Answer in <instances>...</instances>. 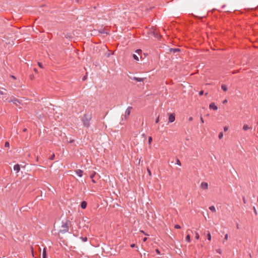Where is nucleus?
I'll return each instance as SVG.
<instances>
[{
	"label": "nucleus",
	"mask_w": 258,
	"mask_h": 258,
	"mask_svg": "<svg viewBox=\"0 0 258 258\" xmlns=\"http://www.w3.org/2000/svg\"><path fill=\"white\" fill-rule=\"evenodd\" d=\"M71 225V223L68 218L61 222V229L59 230V233H65L69 231V227Z\"/></svg>",
	"instance_id": "nucleus-1"
},
{
	"label": "nucleus",
	"mask_w": 258,
	"mask_h": 258,
	"mask_svg": "<svg viewBox=\"0 0 258 258\" xmlns=\"http://www.w3.org/2000/svg\"><path fill=\"white\" fill-rule=\"evenodd\" d=\"M92 118V114L86 113L83 115L82 121L83 122V125L87 128H89L90 126V120Z\"/></svg>",
	"instance_id": "nucleus-2"
},
{
	"label": "nucleus",
	"mask_w": 258,
	"mask_h": 258,
	"mask_svg": "<svg viewBox=\"0 0 258 258\" xmlns=\"http://www.w3.org/2000/svg\"><path fill=\"white\" fill-rule=\"evenodd\" d=\"M175 119V114L174 113H170L168 118V122H173Z\"/></svg>",
	"instance_id": "nucleus-3"
},
{
	"label": "nucleus",
	"mask_w": 258,
	"mask_h": 258,
	"mask_svg": "<svg viewBox=\"0 0 258 258\" xmlns=\"http://www.w3.org/2000/svg\"><path fill=\"white\" fill-rule=\"evenodd\" d=\"M132 108H133V107L131 106H128L126 110H125V114H124L125 118H126L130 115L131 111L132 109Z\"/></svg>",
	"instance_id": "nucleus-4"
},
{
	"label": "nucleus",
	"mask_w": 258,
	"mask_h": 258,
	"mask_svg": "<svg viewBox=\"0 0 258 258\" xmlns=\"http://www.w3.org/2000/svg\"><path fill=\"white\" fill-rule=\"evenodd\" d=\"M9 102H13L15 104H16L17 106L18 105V103L20 104V102L18 99L17 98L14 97L13 99H11L9 101Z\"/></svg>",
	"instance_id": "nucleus-5"
},
{
	"label": "nucleus",
	"mask_w": 258,
	"mask_h": 258,
	"mask_svg": "<svg viewBox=\"0 0 258 258\" xmlns=\"http://www.w3.org/2000/svg\"><path fill=\"white\" fill-rule=\"evenodd\" d=\"M169 50V52H172L173 53H175L176 52H180L181 51V50L180 49H179V48H171Z\"/></svg>",
	"instance_id": "nucleus-6"
},
{
	"label": "nucleus",
	"mask_w": 258,
	"mask_h": 258,
	"mask_svg": "<svg viewBox=\"0 0 258 258\" xmlns=\"http://www.w3.org/2000/svg\"><path fill=\"white\" fill-rule=\"evenodd\" d=\"M209 108L214 110H217L218 109V107L214 103H211L209 105Z\"/></svg>",
	"instance_id": "nucleus-7"
},
{
	"label": "nucleus",
	"mask_w": 258,
	"mask_h": 258,
	"mask_svg": "<svg viewBox=\"0 0 258 258\" xmlns=\"http://www.w3.org/2000/svg\"><path fill=\"white\" fill-rule=\"evenodd\" d=\"M201 186L202 188L204 189H208V184L207 182H202L201 184Z\"/></svg>",
	"instance_id": "nucleus-8"
},
{
	"label": "nucleus",
	"mask_w": 258,
	"mask_h": 258,
	"mask_svg": "<svg viewBox=\"0 0 258 258\" xmlns=\"http://www.w3.org/2000/svg\"><path fill=\"white\" fill-rule=\"evenodd\" d=\"M145 79V78H138L136 77H134L132 78L133 80L139 82H143Z\"/></svg>",
	"instance_id": "nucleus-9"
},
{
	"label": "nucleus",
	"mask_w": 258,
	"mask_h": 258,
	"mask_svg": "<svg viewBox=\"0 0 258 258\" xmlns=\"http://www.w3.org/2000/svg\"><path fill=\"white\" fill-rule=\"evenodd\" d=\"M14 170L16 171L17 173H18L20 170V166L19 164H17L14 166Z\"/></svg>",
	"instance_id": "nucleus-10"
},
{
	"label": "nucleus",
	"mask_w": 258,
	"mask_h": 258,
	"mask_svg": "<svg viewBox=\"0 0 258 258\" xmlns=\"http://www.w3.org/2000/svg\"><path fill=\"white\" fill-rule=\"evenodd\" d=\"M76 174L79 176L82 177L83 176V171L81 169H77L75 170Z\"/></svg>",
	"instance_id": "nucleus-11"
},
{
	"label": "nucleus",
	"mask_w": 258,
	"mask_h": 258,
	"mask_svg": "<svg viewBox=\"0 0 258 258\" xmlns=\"http://www.w3.org/2000/svg\"><path fill=\"white\" fill-rule=\"evenodd\" d=\"M87 205V203L86 201H83L81 203L80 206H81V208H82L83 209H86Z\"/></svg>",
	"instance_id": "nucleus-12"
},
{
	"label": "nucleus",
	"mask_w": 258,
	"mask_h": 258,
	"mask_svg": "<svg viewBox=\"0 0 258 258\" xmlns=\"http://www.w3.org/2000/svg\"><path fill=\"white\" fill-rule=\"evenodd\" d=\"M243 130L244 131H247L250 128H251V127H249L247 124H244L243 126V127H242Z\"/></svg>",
	"instance_id": "nucleus-13"
},
{
	"label": "nucleus",
	"mask_w": 258,
	"mask_h": 258,
	"mask_svg": "<svg viewBox=\"0 0 258 258\" xmlns=\"http://www.w3.org/2000/svg\"><path fill=\"white\" fill-rule=\"evenodd\" d=\"M221 88L225 92L227 91L228 90L227 87L225 84H222L221 85Z\"/></svg>",
	"instance_id": "nucleus-14"
},
{
	"label": "nucleus",
	"mask_w": 258,
	"mask_h": 258,
	"mask_svg": "<svg viewBox=\"0 0 258 258\" xmlns=\"http://www.w3.org/2000/svg\"><path fill=\"white\" fill-rule=\"evenodd\" d=\"M42 257L43 258H46V248H44L42 252Z\"/></svg>",
	"instance_id": "nucleus-15"
},
{
	"label": "nucleus",
	"mask_w": 258,
	"mask_h": 258,
	"mask_svg": "<svg viewBox=\"0 0 258 258\" xmlns=\"http://www.w3.org/2000/svg\"><path fill=\"white\" fill-rule=\"evenodd\" d=\"M185 240L187 242H190V236L189 234H187L185 237Z\"/></svg>",
	"instance_id": "nucleus-16"
},
{
	"label": "nucleus",
	"mask_w": 258,
	"mask_h": 258,
	"mask_svg": "<svg viewBox=\"0 0 258 258\" xmlns=\"http://www.w3.org/2000/svg\"><path fill=\"white\" fill-rule=\"evenodd\" d=\"M209 209L213 212H216V209L214 206H210Z\"/></svg>",
	"instance_id": "nucleus-17"
},
{
	"label": "nucleus",
	"mask_w": 258,
	"mask_h": 258,
	"mask_svg": "<svg viewBox=\"0 0 258 258\" xmlns=\"http://www.w3.org/2000/svg\"><path fill=\"white\" fill-rule=\"evenodd\" d=\"M55 158V154L54 153H53L49 158L48 159L50 160H54Z\"/></svg>",
	"instance_id": "nucleus-18"
},
{
	"label": "nucleus",
	"mask_w": 258,
	"mask_h": 258,
	"mask_svg": "<svg viewBox=\"0 0 258 258\" xmlns=\"http://www.w3.org/2000/svg\"><path fill=\"white\" fill-rule=\"evenodd\" d=\"M207 238L209 240H211V234H210V232L209 231H208V234H207Z\"/></svg>",
	"instance_id": "nucleus-19"
},
{
	"label": "nucleus",
	"mask_w": 258,
	"mask_h": 258,
	"mask_svg": "<svg viewBox=\"0 0 258 258\" xmlns=\"http://www.w3.org/2000/svg\"><path fill=\"white\" fill-rule=\"evenodd\" d=\"M80 239H81L82 240V241H84V242H86V241H87V240H88V238H87V237H80Z\"/></svg>",
	"instance_id": "nucleus-20"
},
{
	"label": "nucleus",
	"mask_w": 258,
	"mask_h": 258,
	"mask_svg": "<svg viewBox=\"0 0 258 258\" xmlns=\"http://www.w3.org/2000/svg\"><path fill=\"white\" fill-rule=\"evenodd\" d=\"M223 134L222 132H221L219 134L218 138H219V139H221L223 138Z\"/></svg>",
	"instance_id": "nucleus-21"
},
{
	"label": "nucleus",
	"mask_w": 258,
	"mask_h": 258,
	"mask_svg": "<svg viewBox=\"0 0 258 258\" xmlns=\"http://www.w3.org/2000/svg\"><path fill=\"white\" fill-rule=\"evenodd\" d=\"M133 57L134 59H135L136 60H139V57H138V56L137 55L134 54L133 55Z\"/></svg>",
	"instance_id": "nucleus-22"
},
{
	"label": "nucleus",
	"mask_w": 258,
	"mask_h": 258,
	"mask_svg": "<svg viewBox=\"0 0 258 258\" xmlns=\"http://www.w3.org/2000/svg\"><path fill=\"white\" fill-rule=\"evenodd\" d=\"M96 173L95 171H93V173L90 175V178L91 179L94 178V176H95Z\"/></svg>",
	"instance_id": "nucleus-23"
},
{
	"label": "nucleus",
	"mask_w": 258,
	"mask_h": 258,
	"mask_svg": "<svg viewBox=\"0 0 258 258\" xmlns=\"http://www.w3.org/2000/svg\"><path fill=\"white\" fill-rule=\"evenodd\" d=\"M99 33L101 34L106 33L107 34H108L107 32H105L104 30L103 29H101L99 31Z\"/></svg>",
	"instance_id": "nucleus-24"
},
{
	"label": "nucleus",
	"mask_w": 258,
	"mask_h": 258,
	"mask_svg": "<svg viewBox=\"0 0 258 258\" xmlns=\"http://www.w3.org/2000/svg\"><path fill=\"white\" fill-rule=\"evenodd\" d=\"M195 238H196V239H199V238H200L199 234H198V232H197L195 233Z\"/></svg>",
	"instance_id": "nucleus-25"
},
{
	"label": "nucleus",
	"mask_w": 258,
	"mask_h": 258,
	"mask_svg": "<svg viewBox=\"0 0 258 258\" xmlns=\"http://www.w3.org/2000/svg\"><path fill=\"white\" fill-rule=\"evenodd\" d=\"M152 142V137H149L148 138V143L149 144H151Z\"/></svg>",
	"instance_id": "nucleus-26"
},
{
	"label": "nucleus",
	"mask_w": 258,
	"mask_h": 258,
	"mask_svg": "<svg viewBox=\"0 0 258 258\" xmlns=\"http://www.w3.org/2000/svg\"><path fill=\"white\" fill-rule=\"evenodd\" d=\"M176 164L179 166H181V162L178 159H177Z\"/></svg>",
	"instance_id": "nucleus-27"
},
{
	"label": "nucleus",
	"mask_w": 258,
	"mask_h": 258,
	"mask_svg": "<svg viewBox=\"0 0 258 258\" xmlns=\"http://www.w3.org/2000/svg\"><path fill=\"white\" fill-rule=\"evenodd\" d=\"M29 78L30 80H33L34 79V76L33 75V74L30 75Z\"/></svg>",
	"instance_id": "nucleus-28"
},
{
	"label": "nucleus",
	"mask_w": 258,
	"mask_h": 258,
	"mask_svg": "<svg viewBox=\"0 0 258 258\" xmlns=\"http://www.w3.org/2000/svg\"><path fill=\"white\" fill-rule=\"evenodd\" d=\"M38 65L40 68H43V64L41 62H38Z\"/></svg>",
	"instance_id": "nucleus-29"
},
{
	"label": "nucleus",
	"mask_w": 258,
	"mask_h": 258,
	"mask_svg": "<svg viewBox=\"0 0 258 258\" xmlns=\"http://www.w3.org/2000/svg\"><path fill=\"white\" fill-rule=\"evenodd\" d=\"M5 146L6 147H9L10 146V144L8 142H6L5 143Z\"/></svg>",
	"instance_id": "nucleus-30"
},
{
	"label": "nucleus",
	"mask_w": 258,
	"mask_h": 258,
	"mask_svg": "<svg viewBox=\"0 0 258 258\" xmlns=\"http://www.w3.org/2000/svg\"><path fill=\"white\" fill-rule=\"evenodd\" d=\"M174 228H176V229H180L181 227H180V226L179 225L176 224L174 226Z\"/></svg>",
	"instance_id": "nucleus-31"
},
{
	"label": "nucleus",
	"mask_w": 258,
	"mask_h": 258,
	"mask_svg": "<svg viewBox=\"0 0 258 258\" xmlns=\"http://www.w3.org/2000/svg\"><path fill=\"white\" fill-rule=\"evenodd\" d=\"M159 115H158V116H157V117L155 120V123H157L159 122Z\"/></svg>",
	"instance_id": "nucleus-32"
},
{
	"label": "nucleus",
	"mask_w": 258,
	"mask_h": 258,
	"mask_svg": "<svg viewBox=\"0 0 258 258\" xmlns=\"http://www.w3.org/2000/svg\"><path fill=\"white\" fill-rule=\"evenodd\" d=\"M228 234H226L225 235V236H224V240H228Z\"/></svg>",
	"instance_id": "nucleus-33"
},
{
	"label": "nucleus",
	"mask_w": 258,
	"mask_h": 258,
	"mask_svg": "<svg viewBox=\"0 0 258 258\" xmlns=\"http://www.w3.org/2000/svg\"><path fill=\"white\" fill-rule=\"evenodd\" d=\"M216 252H217V253H220V254H221V253H222V251H221V250L220 249H217L216 250Z\"/></svg>",
	"instance_id": "nucleus-34"
},
{
	"label": "nucleus",
	"mask_w": 258,
	"mask_h": 258,
	"mask_svg": "<svg viewBox=\"0 0 258 258\" xmlns=\"http://www.w3.org/2000/svg\"><path fill=\"white\" fill-rule=\"evenodd\" d=\"M147 171H148L149 176H151L152 175L151 171L148 168H147Z\"/></svg>",
	"instance_id": "nucleus-35"
},
{
	"label": "nucleus",
	"mask_w": 258,
	"mask_h": 258,
	"mask_svg": "<svg viewBox=\"0 0 258 258\" xmlns=\"http://www.w3.org/2000/svg\"><path fill=\"white\" fill-rule=\"evenodd\" d=\"M203 94H204L203 90H201L199 92V95L201 96V95H203Z\"/></svg>",
	"instance_id": "nucleus-36"
},
{
	"label": "nucleus",
	"mask_w": 258,
	"mask_h": 258,
	"mask_svg": "<svg viewBox=\"0 0 258 258\" xmlns=\"http://www.w3.org/2000/svg\"><path fill=\"white\" fill-rule=\"evenodd\" d=\"M131 247H132V248H134V247H137V246H136V245L135 244H132L131 245Z\"/></svg>",
	"instance_id": "nucleus-37"
},
{
	"label": "nucleus",
	"mask_w": 258,
	"mask_h": 258,
	"mask_svg": "<svg viewBox=\"0 0 258 258\" xmlns=\"http://www.w3.org/2000/svg\"><path fill=\"white\" fill-rule=\"evenodd\" d=\"M200 120H201V121L202 122V123H203L204 122L203 118V117L202 116L200 117Z\"/></svg>",
	"instance_id": "nucleus-38"
},
{
	"label": "nucleus",
	"mask_w": 258,
	"mask_h": 258,
	"mask_svg": "<svg viewBox=\"0 0 258 258\" xmlns=\"http://www.w3.org/2000/svg\"><path fill=\"white\" fill-rule=\"evenodd\" d=\"M155 251H156V252L157 254H160V251H159V250L158 249H156Z\"/></svg>",
	"instance_id": "nucleus-39"
},
{
	"label": "nucleus",
	"mask_w": 258,
	"mask_h": 258,
	"mask_svg": "<svg viewBox=\"0 0 258 258\" xmlns=\"http://www.w3.org/2000/svg\"><path fill=\"white\" fill-rule=\"evenodd\" d=\"M242 200H243V203H244V204H245V203H246V200H245V197H243V198H242Z\"/></svg>",
	"instance_id": "nucleus-40"
},
{
	"label": "nucleus",
	"mask_w": 258,
	"mask_h": 258,
	"mask_svg": "<svg viewBox=\"0 0 258 258\" xmlns=\"http://www.w3.org/2000/svg\"><path fill=\"white\" fill-rule=\"evenodd\" d=\"M87 76H84V77H83V78H82V80H83V81H85V80L87 79Z\"/></svg>",
	"instance_id": "nucleus-41"
},
{
	"label": "nucleus",
	"mask_w": 258,
	"mask_h": 258,
	"mask_svg": "<svg viewBox=\"0 0 258 258\" xmlns=\"http://www.w3.org/2000/svg\"><path fill=\"white\" fill-rule=\"evenodd\" d=\"M192 120H193V118H192V117H189L188 118V120H189V121H192Z\"/></svg>",
	"instance_id": "nucleus-42"
},
{
	"label": "nucleus",
	"mask_w": 258,
	"mask_h": 258,
	"mask_svg": "<svg viewBox=\"0 0 258 258\" xmlns=\"http://www.w3.org/2000/svg\"><path fill=\"white\" fill-rule=\"evenodd\" d=\"M147 240V237H144L143 239V241L144 242H146Z\"/></svg>",
	"instance_id": "nucleus-43"
},
{
	"label": "nucleus",
	"mask_w": 258,
	"mask_h": 258,
	"mask_svg": "<svg viewBox=\"0 0 258 258\" xmlns=\"http://www.w3.org/2000/svg\"><path fill=\"white\" fill-rule=\"evenodd\" d=\"M140 232H141V233H143L144 234H145V235H148V234H147L146 233H145L144 232V231H143V230H140Z\"/></svg>",
	"instance_id": "nucleus-44"
},
{
	"label": "nucleus",
	"mask_w": 258,
	"mask_h": 258,
	"mask_svg": "<svg viewBox=\"0 0 258 258\" xmlns=\"http://www.w3.org/2000/svg\"><path fill=\"white\" fill-rule=\"evenodd\" d=\"M227 130H228V127L227 126H225L224 128V131L226 132V131H227Z\"/></svg>",
	"instance_id": "nucleus-45"
},
{
	"label": "nucleus",
	"mask_w": 258,
	"mask_h": 258,
	"mask_svg": "<svg viewBox=\"0 0 258 258\" xmlns=\"http://www.w3.org/2000/svg\"><path fill=\"white\" fill-rule=\"evenodd\" d=\"M33 71H34L35 73H37V69H36V68H34V69H33Z\"/></svg>",
	"instance_id": "nucleus-46"
},
{
	"label": "nucleus",
	"mask_w": 258,
	"mask_h": 258,
	"mask_svg": "<svg viewBox=\"0 0 258 258\" xmlns=\"http://www.w3.org/2000/svg\"><path fill=\"white\" fill-rule=\"evenodd\" d=\"M91 179H92V182H93V183H94L96 182V181L95 180V179H94V178Z\"/></svg>",
	"instance_id": "nucleus-47"
},
{
	"label": "nucleus",
	"mask_w": 258,
	"mask_h": 258,
	"mask_svg": "<svg viewBox=\"0 0 258 258\" xmlns=\"http://www.w3.org/2000/svg\"><path fill=\"white\" fill-rule=\"evenodd\" d=\"M227 102V100L226 99H225V100L223 101V104L226 103Z\"/></svg>",
	"instance_id": "nucleus-48"
},
{
	"label": "nucleus",
	"mask_w": 258,
	"mask_h": 258,
	"mask_svg": "<svg viewBox=\"0 0 258 258\" xmlns=\"http://www.w3.org/2000/svg\"><path fill=\"white\" fill-rule=\"evenodd\" d=\"M253 210H254V212H255V214H256V209H255V207H253Z\"/></svg>",
	"instance_id": "nucleus-49"
},
{
	"label": "nucleus",
	"mask_w": 258,
	"mask_h": 258,
	"mask_svg": "<svg viewBox=\"0 0 258 258\" xmlns=\"http://www.w3.org/2000/svg\"><path fill=\"white\" fill-rule=\"evenodd\" d=\"M11 78H12L13 79L16 80V78L14 76H11Z\"/></svg>",
	"instance_id": "nucleus-50"
},
{
	"label": "nucleus",
	"mask_w": 258,
	"mask_h": 258,
	"mask_svg": "<svg viewBox=\"0 0 258 258\" xmlns=\"http://www.w3.org/2000/svg\"><path fill=\"white\" fill-rule=\"evenodd\" d=\"M141 51H142V50H141V49H138V50H137V52L138 53H139L140 52H141Z\"/></svg>",
	"instance_id": "nucleus-51"
},
{
	"label": "nucleus",
	"mask_w": 258,
	"mask_h": 258,
	"mask_svg": "<svg viewBox=\"0 0 258 258\" xmlns=\"http://www.w3.org/2000/svg\"><path fill=\"white\" fill-rule=\"evenodd\" d=\"M4 94V92L0 90V94L3 95Z\"/></svg>",
	"instance_id": "nucleus-52"
},
{
	"label": "nucleus",
	"mask_w": 258,
	"mask_h": 258,
	"mask_svg": "<svg viewBox=\"0 0 258 258\" xmlns=\"http://www.w3.org/2000/svg\"><path fill=\"white\" fill-rule=\"evenodd\" d=\"M236 227H237V229H239V225H238V224H237V225H236Z\"/></svg>",
	"instance_id": "nucleus-53"
},
{
	"label": "nucleus",
	"mask_w": 258,
	"mask_h": 258,
	"mask_svg": "<svg viewBox=\"0 0 258 258\" xmlns=\"http://www.w3.org/2000/svg\"><path fill=\"white\" fill-rule=\"evenodd\" d=\"M249 256L250 258H252L251 253H249Z\"/></svg>",
	"instance_id": "nucleus-54"
},
{
	"label": "nucleus",
	"mask_w": 258,
	"mask_h": 258,
	"mask_svg": "<svg viewBox=\"0 0 258 258\" xmlns=\"http://www.w3.org/2000/svg\"><path fill=\"white\" fill-rule=\"evenodd\" d=\"M73 142H74V140H71V141H70V143H73Z\"/></svg>",
	"instance_id": "nucleus-55"
},
{
	"label": "nucleus",
	"mask_w": 258,
	"mask_h": 258,
	"mask_svg": "<svg viewBox=\"0 0 258 258\" xmlns=\"http://www.w3.org/2000/svg\"><path fill=\"white\" fill-rule=\"evenodd\" d=\"M26 130H27V129H26V128H25V129H24V130H23V131H24V132H25Z\"/></svg>",
	"instance_id": "nucleus-56"
},
{
	"label": "nucleus",
	"mask_w": 258,
	"mask_h": 258,
	"mask_svg": "<svg viewBox=\"0 0 258 258\" xmlns=\"http://www.w3.org/2000/svg\"><path fill=\"white\" fill-rule=\"evenodd\" d=\"M36 160H37V161H38V157H37Z\"/></svg>",
	"instance_id": "nucleus-57"
},
{
	"label": "nucleus",
	"mask_w": 258,
	"mask_h": 258,
	"mask_svg": "<svg viewBox=\"0 0 258 258\" xmlns=\"http://www.w3.org/2000/svg\"><path fill=\"white\" fill-rule=\"evenodd\" d=\"M232 73L233 74H235V72H233Z\"/></svg>",
	"instance_id": "nucleus-58"
},
{
	"label": "nucleus",
	"mask_w": 258,
	"mask_h": 258,
	"mask_svg": "<svg viewBox=\"0 0 258 258\" xmlns=\"http://www.w3.org/2000/svg\"><path fill=\"white\" fill-rule=\"evenodd\" d=\"M257 124H258V121H257Z\"/></svg>",
	"instance_id": "nucleus-59"
}]
</instances>
